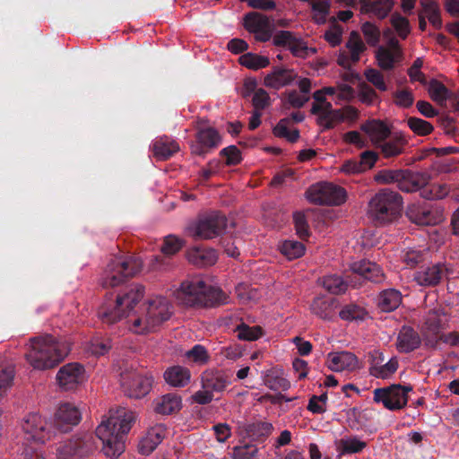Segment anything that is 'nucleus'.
I'll use <instances>...</instances> for the list:
<instances>
[{
  "label": "nucleus",
  "instance_id": "58836bf2",
  "mask_svg": "<svg viewBox=\"0 0 459 459\" xmlns=\"http://www.w3.org/2000/svg\"><path fill=\"white\" fill-rule=\"evenodd\" d=\"M326 192L325 198L323 200L324 204L341 205L346 202L347 194L342 187L328 183Z\"/></svg>",
  "mask_w": 459,
  "mask_h": 459
},
{
  "label": "nucleus",
  "instance_id": "6e6d98bb",
  "mask_svg": "<svg viewBox=\"0 0 459 459\" xmlns=\"http://www.w3.org/2000/svg\"><path fill=\"white\" fill-rule=\"evenodd\" d=\"M401 259L408 266H414L423 258L421 250L415 248H405L401 252Z\"/></svg>",
  "mask_w": 459,
  "mask_h": 459
},
{
  "label": "nucleus",
  "instance_id": "e433bc0d",
  "mask_svg": "<svg viewBox=\"0 0 459 459\" xmlns=\"http://www.w3.org/2000/svg\"><path fill=\"white\" fill-rule=\"evenodd\" d=\"M240 65L251 69L258 70L267 67L270 64L269 58L265 56H260L254 53H247L239 56Z\"/></svg>",
  "mask_w": 459,
  "mask_h": 459
},
{
  "label": "nucleus",
  "instance_id": "f704fd0d",
  "mask_svg": "<svg viewBox=\"0 0 459 459\" xmlns=\"http://www.w3.org/2000/svg\"><path fill=\"white\" fill-rule=\"evenodd\" d=\"M393 0H376L363 4V10L378 18L385 17L393 7Z\"/></svg>",
  "mask_w": 459,
  "mask_h": 459
},
{
  "label": "nucleus",
  "instance_id": "c85d7f7f",
  "mask_svg": "<svg viewBox=\"0 0 459 459\" xmlns=\"http://www.w3.org/2000/svg\"><path fill=\"white\" fill-rule=\"evenodd\" d=\"M377 307L384 312L396 309L402 303V294L394 289H388L379 293L377 299Z\"/></svg>",
  "mask_w": 459,
  "mask_h": 459
},
{
  "label": "nucleus",
  "instance_id": "603ef678",
  "mask_svg": "<svg viewBox=\"0 0 459 459\" xmlns=\"http://www.w3.org/2000/svg\"><path fill=\"white\" fill-rule=\"evenodd\" d=\"M407 124L408 126L419 135L429 134L434 129L429 122L418 117H410L407 120Z\"/></svg>",
  "mask_w": 459,
  "mask_h": 459
},
{
  "label": "nucleus",
  "instance_id": "c9c22d12",
  "mask_svg": "<svg viewBox=\"0 0 459 459\" xmlns=\"http://www.w3.org/2000/svg\"><path fill=\"white\" fill-rule=\"evenodd\" d=\"M429 177L424 173H414L408 176L403 182L401 183L400 188L405 192L417 191L428 185Z\"/></svg>",
  "mask_w": 459,
  "mask_h": 459
},
{
  "label": "nucleus",
  "instance_id": "338daca9",
  "mask_svg": "<svg viewBox=\"0 0 459 459\" xmlns=\"http://www.w3.org/2000/svg\"><path fill=\"white\" fill-rule=\"evenodd\" d=\"M236 293L238 299L243 302L257 299L256 290L250 288L249 285L245 283H240L236 287Z\"/></svg>",
  "mask_w": 459,
  "mask_h": 459
},
{
  "label": "nucleus",
  "instance_id": "9d476101",
  "mask_svg": "<svg viewBox=\"0 0 459 459\" xmlns=\"http://www.w3.org/2000/svg\"><path fill=\"white\" fill-rule=\"evenodd\" d=\"M226 218L217 212L200 218L187 228L188 234L195 238H212L226 229Z\"/></svg>",
  "mask_w": 459,
  "mask_h": 459
},
{
  "label": "nucleus",
  "instance_id": "774afa93",
  "mask_svg": "<svg viewBox=\"0 0 459 459\" xmlns=\"http://www.w3.org/2000/svg\"><path fill=\"white\" fill-rule=\"evenodd\" d=\"M327 396H313L308 403L307 409L313 413H323L326 410Z\"/></svg>",
  "mask_w": 459,
  "mask_h": 459
},
{
  "label": "nucleus",
  "instance_id": "2eb2a0df",
  "mask_svg": "<svg viewBox=\"0 0 459 459\" xmlns=\"http://www.w3.org/2000/svg\"><path fill=\"white\" fill-rule=\"evenodd\" d=\"M244 27L255 35L259 41H267L271 38V23L266 16L251 13L244 18Z\"/></svg>",
  "mask_w": 459,
  "mask_h": 459
},
{
  "label": "nucleus",
  "instance_id": "20e7f679",
  "mask_svg": "<svg viewBox=\"0 0 459 459\" xmlns=\"http://www.w3.org/2000/svg\"><path fill=\"white\" fill-rule=\"evenodd\" d=\"M145 289L142 285H132L120 291L114 299L106 300L101 306L100 316L108 323L128 318L145 300Z\"/></svg>",
  "mask_w": 459,
  "mask_h": 459
},
{
  "label": "nucleus",
  "instance_id": "13d9d810",
  "mask_svg": "<svg viewBox=\"0 0 459 459\" xmlns=\"http://www.w3.org/2000/svg\"><path fill=\"white\" fill-rule=\"evenodd\" d=\"M291 53L299 57H307L311 54H314L316 50L312 48H308L302 40L293 38V42L289 47Z\"/></svg>",
  "mask_w": 459,
  "mask_h": 459
},
{
  "label": "nucleus",
  "instance_id": "6e6552de",
  "mask_svg": "<svg viewBox=\"0 0 459 459\" xmlns=\"http://www.w3.org/2000/svg\"><path fill=\"white\" fill-rule=\"evenodd\" d=\"M411 390V386L399 384L376 388L373 391V401L389 411H398L406 406L408 394Z\"/></svg>",
  "mask_w": 459,
  "mask_h": 459
},
{
  "label": "nucleus",
  "instance_id": "052dcab7",
  "mask_svg": "<svg viewBox=\"0 0 459 459\" xmlns=\"http://www.w3.org/2000/svg\"><path fill=\"white\" fill-rule=\"evenodd\" d=\"M361 30L368 45L376 46L379 42L380 31L374 24L365 22Z\"/></svg>",
  "mask_w": 459,
  "mask_h": 459
},
{
  "label": "nucleus",
  "instance_id": "37998d69",
  "mask_svg": "<svg viewBox=\"0 0 459 459\" xmlns=\"http://www.w3.org/2000/svg\"><path fill=\"white\" fill-rule=\"evenodd\" d=\"M280 250L289 260H292L302 256L306 249L301 242L286 240L281 245Z\"/></svg>",
  "mask_w": 459,
  "mask_h": 459
},
{
  "label": "nucleus",
  "instance_id": "864d4df0",
  "mask_svg": "<svg viewBox=\"0 0 459 459\" xmlns=\"http://www.w3.org/2000/svg\"><path fill=\"white\" fill-rule=\"evenodd\" d=\"M448 187L446 185L433 184L422 190V196L429 199H441L447 195Z\"/></svg>",
  "mask_w": 459,
  "mask_h": 459
},
{
  "label": "nucleus",
  "instance_id": "2f4dec72",
  "mask_svg": "<svg viewBox=\"0 0 459 459\" xmlns=\"http://www.w3.org/2000/svg\"><path fill=\"white\" fill-rule=\"evenodd\" d=\"M336 449L341 454H356L361 452L367 443L357 437H344L335 443Z\"/></svg>",
  "mask_w": 459,
  "mask_h": 459
},
{
  "label": "nucleus",
  "instance_id": "1a4fd4ad",
  "mask_svg": "<svg viewBox=\"0 0 459 459\" xmlns=\"http://www.w3.org/2000/svg\"><path fill=\"white\" fill-rule=\"evenodd\" d=\"M120 384L128 396L139 399L151 392L153 377L136 369H126L120 375Z\"/></svg>",
  "mask_w": 459,
  "mask_h": 459
},
{
  "label": "nucleus",
  "instance_id": "a211bd4d",
  "mask_svg": "<svg viewBox=\"0 0 459 459\" xmlns=\"http://www.w3.org/2000/svg\"><path fill=\"white\" fill-rule=\"evenodd\" d=\"M166 435L167 429L163 424H157L150 428L139 443V452L146 455L151 454L161 443Z\"/></svg>",
  "mask_w": 459,
  "mask_h": 459
},
{
  "label": "nucleus",
  "instance_id": "cd10ccee",
  "mask_svg": "<svg viewBox=\"0 0 459 459\" xmlns=\"http://www.w3.org/2000/svg\"><path fill=\"white\" fill-rule=\"evenodd\" d=\"M420 344V339L417 333L410 327H403L398 334L396 346L402 352H409Z\"/></svg>",
  "mask_w": 459,
  "mask_h": 459
},
{
  "label": "nucleus",
  "instance_id": "39448f33",
  "mask_svg": "<svg viewBox=\"0 0 459 459\" xmlns=\"http://www.w3.org/2000/svg\"><path fill=\"white\" fill-rule=\"evenodd\" d=\"M403 201L399 194L383 190L369 202L368 213L378 224L386 225L396 221L402 215Z\"/></svg>",
  "mask_w": 459,
  "mask_h": 459
},
{
  "label": "nucleus",
  "instance_id": "680f3d73",
  "mask_svg": "<svg viewBox=\"0 0 459 459\" xmlns=\"http://www.w3.org/2000/svg\"><path fill=\"white\" fill-rule=\"evenodd\" d=\"M365 77L377 89L382 91H385L387 90L383 74L379 71L373 68L367 69L365 71Z\"/></svg>",
  "mask_w": 459,
  "mask_h": 459
},
{
  "label": "nucleus",
  "instance_id": "b1692460",
  "mask_svg": "<svg viewBox=\"0 0 459 459\" xmlns=\"http://www.w3.org/2000/svg\"><path fill=\"white\" fill-rule=\"evenodd\" d=\"M296 78L292 70L275 68L266 74L264 80V86L278 90L290 84Z\"/></svg>",
  "mask_w": 459,
  "mask_h": 459
},
{
  "label": "nucleus",
  "instance_id": "de8ad7c7",
  "mask_svg": "<svg viewBox=\"0 0 459 459\" xmlns=\"http://www.w3.org/2000/svg\"><path fill=\"white\" fill-rule=\"evenodd\" d=\"M327 184L326 182H322L310 186L306 193L307 199L312 204H324L325 201L323 200L327 194Z\"/></svg>",
  "mask_w": 459,
  "mask_h": 459
},
{
  "label": "nucleus",
  "instance_id": "72a5a7b5",
  "mask_svg": "<svg viewBox=\"0 0 459 459\" xmlns=\"http://www.w3.org/2000/svg\"><path fill=\"white\" fill-rule=\"evenodd\" d=\"M406 140L402 135H396L392 140L381 143L378 146L385 158L394 157L401 154Z\"/></svg>",
  "mask_w": 459,
  "mask_h": 459
},
{
  "label": "nucleus",
  "instance_id": "473e14b6",
  "mask_svg": "<svg viewBox=\"0 0 459 459\" xmlns=\"http://www.w3.org/2000/svg\"><path fill=\"white\" fill-rule=\"evenodd\" d=\"M204 387L212 392H222L229 385L228 380L220 373L205 372L202 377Z\"/></svg>",
  "mask_w": 459,
  "mask_h": 459
},
{
  "label": "nucleus",
  "instance_id": "4c0bfd02",
  "mask_svg": "<svg viewBox=\"0 0 459 459\" xmlns=\"http://www.w3.org/2000/svg\"><path fill=\"white\" fill-rule=\"evenodd\" d=\"M178 150V144L175 141L169 139H160L153 144L154 155L160 159H168Z\"/></svg>",
  "mask_w": 459,
  "mask_h": 459
},
{
  "label": "nucleus",
  "instance_id": "8fccbe9b",
  "mask_svg": "<svg viewBox=\"0 0 459 459\" xmlns=\"http://www.w3.org/2000/svg\"><path fill=\"white\" fill-rule=\"evenodd\" d=\"M398 360L395 357L391 358L388 361H384L383 365L376 368L373 377L381 379L391 377L398 369Z\"/></svg>",
  "mask_w": 459,
  "mask_h": 459
},
{
  "label": "nucleus",
  "instance_id": "f03ea898",
  "mask_svg": "<svg viewBox=\"0 0 459 459\" xmlns=\"http://www.w3.org/2000/svg\"><path fill=\"white\" fill-rule=\"evenodd\" d=\"M170 316L169 301L161 295H152L126 318V327L133 333L147 334L155 332Z\"/></svg>",
  "mask_w": 459,
  "mask_h": 459
},
{
  "label": "nucleus",
  "instance_id": "aec40b11",
  "mask_svg": "<svg viewBox=\"0 0 459 459\" xmlns=\"http://www.w3.org/2000/svg\"><path fill=\"white\" fill-rule=\"evenodd\" d=\"M446 268L439 264H430L420 268L415 274L414 280L420 286H434L437 284Z\"/></svg>",
  "mask_w": 459,
  "mask_h": 459
},
{
  "label": "nucleus",
  "instance_id": "412c9836",
  "mask_svg": "<svg viewBox=\"0 0 459 459\" xmlns=\"http://www.w3.org/2000/svg\"><path fill=\"white\" fill-rule=\"evenodd\" d=\"M181 408V396L175 394H167L153 401V410L159 414L169 415L179 411Z\"/></svg>",
  "mask_w": 459,
  "mask_h": 459
},
{
  "label": "nucleus",
  "instance_id": "7c9ffc66",
  "mask_svg": "<svg viewBox=\"0 0 459 459\" xmlns=\"http://www.w3.org/2000/svg\"><path fill=\"white\" fill-rule=\"evenodd\" d=\"M427 84L429 98L440 106H444L450 98L448 89L439 81L432 79Z\"/></svg>",
  "mask_w": 459,
  "mask_h": 459
},
{
  "label": "nucleus",
  "instance_id": "f3484780",
  "mask_svg": "<svg viewBox=\"0 0 459 459\" xmlns=\"http://www.w3.org/2000/svg\"><path fill=\"white\" fill-rule=\"evenodd\" d=\"M82 420V411L79 406L72 403H61L55 413L57 425L65 430L71 426L77 425Z\"/></svg>",
  "mask_w": 459,
  "mask_h": 459
},
{
  "label": "nucleus",
  "instance_id": "e2e57ef3",
  "mask_svg": "<svg viewBox=\"0 0 459 459\" xmlns=\"http://www.w3.org/2000/svg\"><path fill=\"white\" fill-rule=\"evenodd\" d=\"M183 247V241L175 237V236H168L164 239V244L161 247V251L165 255H174L178 251H179Z\"/></svg>",
  "mask_w": 459,
  "mask_h": 459
},
{
  "label": "nucleus",
  "instance_id": "7ed1b4c3",
  "mask_svg": "<svg viewBox=\"0 0 459 459\" xmlns=\"http://www.w3.org/2000/svg\"><path fill=\"white\" fill-rule=\"evenodd\" d=\"M70 351V343L52 336L34 338L30 341L26 360L34 369L48 370L56 367Z\"/></svg>",
  "mask_w": 459,
  "mask_h": 459
},
{
  "label": "nucleus",
  "instance_id": "bb28decb",
  "mask_svg": "<svg viewBox=\"0 0 459 459\" xmlns=\"http://www.w3.org/2000/svg\"><path fill=\"white\" fill-rule=\"evenodd\" d=\"M361 130L364 131L371 142L375 145H379L390 134L389 127L382 121L371 120L361 126Z\"/></svg>",
  "mask_w": 459,
  "mask_h": 459
},
{
  "label": "nucleus",
  "instance_id": "423d86ee",
  "mask_svg": "<svg viewBox=\"0 0 459 459\" xmlns=\"http://www.w3.org/2000/svg\"><path fill=\"white\" fill-rule=\"evenodd\" d=\"M23 439L30 444H44L56 434L53 424L37 412L27 414L21 422Z\"/></svg>",
  "mask_w": 459,
  "mask_h": 459
},
{
  "label": "nucleus",
  "instance_id": "3c124183",
  "mask_svg": "<svg viewBox=\"0 0 459 459\" xmlns=\"http://www.w3.org/2000/svg\"><path fill=\"white\" fill-rule=\"evenodd\" d=\"M237 335L240 340L255 341L263 335V329L260 326H248L241 325L237 328Z\"/></svg>",
  "mask_w": 459,
  "mask_h": 459
},
{
  "label": "nucleus",
  "instance_id": "79ce46f5",
  "mask_svg": "<svg viewBox=\"0 0 459 459\" xmlns=\"http://www.w3.org/2000/svg\"><path fill=\"white\" fill-rule=\"evenodd\" d=\"M340 317L346 321H364L369 317L368 311L357 305H348L339 313Z\"/></svg>",
  "mask_w": 459,
  "mask_h": 459
},
{
  "label": "nucleus",
  "instance_id": "dca6fc26",
  "mask_svg": "<svg viewBox=\"0 0 459 459\" xmlns=\"http://www.w3.org/2000/svg\"><path fill=\"white\" fill-rule=\"evenodd\" d=\"M378 65L384 70H389L402 59V50L398 40L391 39L385 46H380L376 51Z\"/></svg>",
  "mask_w": 459,
  "mask_h": 459
},
{
  "label": "nucleus",
  "instance_id": "69168bd1",
  "mask_svg": "<svg viewBox=\"0 0 459 459\" xmlns=\"http://www.w3.org/2000/svg\"><path fill=\"white\" fill-rule=\"evenodd\" d=\"M76 451V445L73 441H66L57 447L56 459H73Z\"/></svg>",
  "mask_w": 459,
  "mask_h": 459
},
{
  "label": "nucleus",
  "instance_id": "5701e85b",
  "mask_svg": "<svg viewBox=\"0 0 459 459\" xmlns=\"http://www.w3.org/2000/svg\"><path fill=\"white\" fill-rule=\"evenodd\" d=\"M165 382L172 387H184L191 381L190 370L183 366L169 367L163 373Z\"/></svg>",
  "mask_w": 459,
  "mask_h": 459
},
{
  "label": "nucleus",
  "instance_id": "a19ab883",
  "mask_svg": "<svg viewBox=\"0 0 459 459\" xmlns=\"http://www.w3.org/2000/svg\"><path fill=\"white\" fill-rule=\"evenodd\" d=\"M273 134L292 143L297 141L299 136L298 130L293 127L291 121L289 119L281 120L273 128Z\"/></svg>",
  "mask_w": 459,
  "mask_h": 459
},
{
  "label": "nucleus",
  "instance_id": "a18cd8bd",
  "mask_svg": "<svg viewBox=\"0 0 459 459\" xmlns=\"http://www.w3.org/2000/svg\"><path fill=\"white\" fill-rule=\"evenodd\" d=\"M205 302L203 305H216L222 304L228 301V296L219 287L212 286L206 283L205 288Z\"/></svg>",
  "mask_w": 459,
  "mask_h": 459
},
{
  "label": "nucleus",
  "instance_id": "5fc2aeb1",
  "mask_svg": "<svg viewBox=\"0 0 459 459\" xmlns=\"http://www.w3.org/2000/svg\"><path fill=\"white\" fill-rule=\"evenodd\" d=\"M186 357L188 360L200 365L206 363L209 359L207 351L201 345H195L193 349L186 351Z\"/></svg>",
  "mask_w": 459,
  "mask_h": 459
},
{
  "label": "nucleus",
  "instance_id": "bf43d9fd",
  "mask_svg": "<svg viewBox=\"0 0 459 459\" xmlns=\"http://www.w3.org/2000/svg\"><path fill=\"white\" fill-rule=\"evenodd\" d=\"M313 98L314 102L312 105L311 111L316 116L320 112L326 110L327 108H330V106H332V104L326 100V95H325L324 92L321 91V90L315 91L313 94Z\"/></svg>",
  "mask_w": 459,
  "mask_h": 459
},
{
  "label": "nucleus",
  "instance_id": "a878e982",
  "mask_svg": "<svg viewBox=\"0 0 459 459\" xmlns=\"http://www.w3.org/2000/svg\"><path fill=\"white\" fill-rule=\"evenodd\" d=\"M197 142V144L192 145V152L195 154H202L204 149L217 146L221 142V137L216 130L209 127L198 132Z\"/></svg>",
  "mask_w": 459,
  "mask_h": 459
},
{
  "label": "nucleus",
  "instance_id": "c756f323",
  "mask_svg": "<svg viewBox=\"0 0 459 459\" xmlns=\"http://www.w3.org/2000/svg\"><path fill=\"white\" fill-rule=\"evenodd\" d=\"M187 258L197 266H209L217 261V254L213 249L196 247L187 253Z\"/></svg>",
  "mask_w": 459,
  "mask_h": 459
},
{
  "label": "nucleus",
  "instance_id": "0e129e2a",
  "mask_svg": "<svg viewBox=\"0 0 459 459\" xmlns=\"http://www.w3.org/2000/svg\"><path fill=\"white\" fill-rule=\"evenodd\" d=\"M342 33L343 29L333 24L325 31V39L332 47H336L342 42Z\"/></svg>",
  "mask_w": 459,
  "mask_h": 459
},
{
  "label": "nucleus",
  "instance_id": "9b49d317",
  "mask_svg": "<svg viewBox=\"0 0 459 459\" xmlns=\"http://www.w3.org/2000/svg\"><path fill=\"white\" fill-rule=\"evenodd\" d=\"M88 376L84 367L72 362L62 366L56 376V383L64 390H73L84 384Z\"/></svg>",
  "mask_w": 459,
  "mask_h": 459
},
{
  "label": "nucleus",
  "instance_id": "09e8293b",
  "mask_svg": "<svg viewBox=\"0 0 459 459\" xmlns=\"http://www.w3.org/2000/svg\"><path fill=\"white\" fill-rule=\"evenodd\" d=\"M332 306L333 304L329 300L324 298H316L311 305V310L317 316L328 319L333 315Z\"/></svg>",
  "mask_w": 459,
  "mask_h": 459
},
{
  "label": "nucleus",
  "instance_id": "0eeeda50",
  "mask_svg": "<svg viewBox=\"0 0 459 459\" xmlns=\"http://www.w3.org/2000/svg\"><path fill=\"white\" fill-rule=\"evenodd\" d=\"M142 262L135 257L117 258L108 265L102 279L105 287H115L127 277H132L142 269Z\"/></svg>",
  "mask_w": 459,
  "mask_h": 459
},
{
  "label": "nucleus",
  "instance_id": "f257e3e1",
  "mask_svg": "<svg viewBox=\"0 0 459 459\" xmlns=\"http://www.w3.org/2000/svg\"><path fill=\"white\" fill-rule=\"evenodd\" d=\"M136 420V414L125 408L110 411L96 429V435L102 443L104 455L117 459L125 451L126 436Z\"/></svg>",
  "mask_w": 459,
  "mask_h": 459
},
{
  "label": "nucleus",
  "instance_id": "393cba45",
  "mask_svg": "<svg viewBox=\"0 0 459 459\" xmlns=\"http://www.w3.org/2000/svg\"><path fill=\"white\" fill-rule=\"evenodd\" d=\"M448 316L440 308L429 311L424 321V330L437 335L447 325Z\"/></svg>",
  "mask_w": 459,
  "mask_h": 459
},
{
  "label": "nucleus",
  "instance_id": "49530a36",
  "mask_svg": "<svg viewBox=\"0 0 459 459\" xmlns=\"http://www.w3.org/2000/svg\"><path fill=\"white\" fill-rule=\"evenodd\" d=\"M323 287L331 293L339 294L346 290L347 283L337 275L325 276L322 280Z\"/></svg>",
  "mask_w": 459,
  "mask_h": 459
},
{
  "label": "nucleus",
  "instance_id": "4d7b16f0",
  "mask_svg": "<svg viewBox=\"0 0 459 459\" xmlns=\"http://www.w3.org/2000/svg\"><path fill=\"white\" fill-rule=\"evenodd\" d=\"M14 370L12 366L0 368V396L12 385Z\"/></svg>",
  "mask_w": 459,
  "mask_h": 459
},
{
  "label": "nucleus",
  "instance_id": "c03bdc74",
  "mask_svg": "<svg viewBox=\"0 0 459 459\" xmlns=\"http://www.w3.org/2000/svg\"><path fill=\"white\" fill-rule=\"evenodd\" d=\"M339 109H333L332 106L330 108L324 110L316 115L318 124L324 128H331L335 125L342 123Z\"/></svg>",
  "mask_w": 459,
  "mask_h": 459
},
{
  "label": "nucleus",
  "instance_id": "ea45409f",
  "mask_svg": "<svg viewBox=\"0 0 459 459\" xmlns=\"http://www.w3.org/2000/svg\"><path fill=\"white\" fill-rule=\"evenodd\" d=\"M420 4L422 7L420 15L428 18L434 26L440 27L441 19L437 3L433 0H420Z\"/></svg>",
  "mask_w": 459,
  "mask_h": 459
},
{
  "label": "nucleus",
  "instance_id": "4468645a",
  "mask_svg": "<svg viewBox=\"0 0 459 459\" xmlns=\"http://www.w3.org/2000/svg\"><path fill=\"white\" fill-rule=\"evenodd\" d=\"M326 365L329 369L336 372H351L361 368L359 359L350 351L330 352L327 355Z\"/></svg>",
  "mask_w": 459,
  "mask_h": 459
},
{
  "label": "nucleus",
  "instance_id": "4be33fe9",
  "mask_svg": "<svg viewBox=\"0 0 459 459\" xmlns=\"http://www.w3.org/2000/svg\"><path fill=\"white\" fill-rule=\"evenodd\" d=\"M350 269L352 273L373 281L379 282L384 279L382 269L377 264L367 260L351 263Z\"/></svg>",
  "mask_w": 459,
  "mask_h": 459
},
{
  "label": "nucleus",
  "instance_id": "ddd939ff",
  "mask_svg": "<svg viewBox=\"0 0 459 459\" xmlns=\"http://www.w3.org/2000/svg\"><path fill=\"white\" fill-rule=\"evenodd\" d=\"M407 216L411 222L422 226L437 225L444 220L443 211L429 204L411 205Z\"/></svg>",
  "mask_w": 459,
  "mask_h": 459
},
{
  "label": "nucleus",
  "instance_id": "f8f14e48",
  "mask_svg": "<svg viewBox=\"0 0 459 459\" xmlns=\"http://www.w3.org/2000/svg\"><path fill=\"white\" fill-rule=\"evenodd\" d=\"M206 282L200 277L183 281L178 290V298L186 305H203L205 302Z\"/></svg>",
  "mask_w": 459,
  "mask_h": 459
},
{
  "label": "nucleus",
  "instance_id": "6ab92c4d",
  "mask_svg": "<svg viewBox=\"0 0 459 459\" xmlns=\"http://www.w3.org/2000/svg\"><path fill=\"white\" fill-rule=\"evenodd\" d=\"M346 48L350 52V59L346 57L344 53H340L337 62L342 67H349L351 61L356 63L359 60L360 54L365 51L366 47L358 32H351L346 42Z\"/></svg>",
  "mask_w": 459,
  "mask_h": 459
}]
</instances>
